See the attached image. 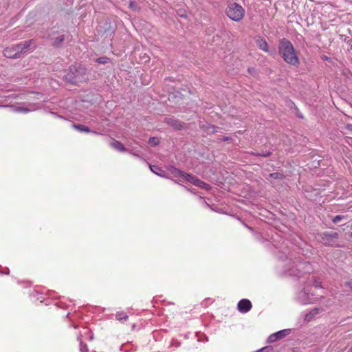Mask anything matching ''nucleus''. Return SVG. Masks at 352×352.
Wrapping results in <instances>:
<instances>
[{
    "instance_id": "f3484780",
    "label": "nucleus",
    "mask_w": 352,
    "mask_h": 352,
    "mask_svg": "<svg viewBox=\"0 0 352 352\" xmlns=\"http://www.w3.org/2000/svg\"><path fill=\"white\" fill-rule=\"evenodd\" d=\"M73 127L80 132L89 133L91 131L88 126L83 124H73Z\"/></svg>"
},
{
    "instance_id": "6ab92c4d",
    "label": "nucleus",
    "mask_w": 352,
    "mask_h": 352,
    "mask_svg": "<svg viewBox=\"0 0 352 352\" xmlns=\"http://www.w3.org/2000/svg\"><path fill=\"white\" fill-rule=\"evenodd\" d=\"M269 176L275 179H281L284 177L283 174L279 172L270 173Z\"/></svg>"
},
{
    "instance_id": "393cba45",
    "label": "nucleus",
    "mask_w": 352,
    "mask_h": 352,
    "mask_svg": "<svg viewBox=\"0 0 352 352\" xmlns=\"http://www.w3.org/2000/svg\"><path fill=\"white\" fill-rule=\"evenodd\" d=\"M342 219H343V216H342V215H336V216H335V217L333 218L332 221H333V222L334 223H338L339 221H340Z\"/></svg>"
},
{
    "instance_id": "6e6552de",
    "label": "nucleus",
    "mask_w": 352,
    "mask_h": 352,
    "mask_svg": "<svg viewBox=\"0 0 352 352\" xmlns=\"http://www.w3.org/2000/svg\"><path fill=\"white\" fill-rule=\"evenodd\" d=\"M318 298H315L313 294L310 295V288L305 287L302 290L296 294V300L301 305H308L314 303Z\"/></svg>"
},
{
    "instance_id": "9b49d317",
    "label": "nucleus",
    "mask_w": 352,
    "mask_h": 352,
    "mask_svg": "<svg viewBox=\"0 0 352 352\" xmlns=\"http://www.w3.org/2000/svg\"><path fill=\"white\" fill-rule=\"evenodd\" d=\"M49 36L54 46H58L65 39V35L63 33H59L55 30H52Z\"/></svg>"
},
{
    "instance_id": "c85d7f7f",
    "label": "nucleus",
    "mask_w": 352,
    "mask_h": 352,
    "mask_svg": "<svg viewBox=\"0 0 352 352\" xmlns=\"http://www.w3.org/2000/svg\"><path fill=\"white\" fill-rule=\"evenodd\" d=\"M50 113H51L52 115L54 116H55V117H56V118H62V119L63 118V117L62 116L58 115V114L57 113H56V112L50 111Z\"/></svg>"
},
{
    "instance_id": "aec40b11",
    "label": "nucleus",
    "mask_w": 352,
    "mask_h": 352,
    "mask_svg": "<svg viewBox=\"0 0 352 352\" xmlns=\"http://www.w3.org/2000/svg\"><path fill=\"white\" fill-rule=\"evenodd\" d=\"M116 318L118 320L122 321L123 320H126L128 318V316L124 312H117Z\"/></svg>"
},
{
    "instance_id": "9d476101",
    "label": "nucleus",
    "mask_w": 352,
    "mask_h": 352,
    "mask_svg": "<svg viewBox=\"0 0 352 352\" xmlns=\"http://www.w3.org/2000/svg\"><path fill=\"white\" fill-rule=\"evenodd\" d=\"M290 333V329H283L271 334L267 338L268 343H273L287 336Z\"/></svg>"
},
{
    "instance_id": "2f4dec72",
    "label": "nucleus",
    "mask_w": 352,
    "mask_h": 352,
    "mask_svg": "<svg viewBox=\"0 0 352 352\" xmlns=\"http://www.w3.org/2000/svg\"><path fill=\"white\" fill-rule=\"evenodd\" d=\"M269 155H270V153L260 154V155L265 156V157L268 156Z\"/></svg>"
},
{
    "instance_id": "4be33fe9",
    "label": "nucleus",
    "mask_w": 352,
    "mask_h": 352,
    "mask_svg": "<svg viewBox=\"0 0 352 352\" xmlns=\"http://www.w3.org/2000/svg\"><path fill=\"white\" fill-rule=\"evenodd\" d=\"M129 8L133 11H137L140 9L138 5L135 1H131L129 3Z\"/></svg>"
},
{
    "instance_id": "2eb2a0df",
    "label": "nucleus",
    "mask_w": 352,
    "mask_h": 352,
    "mask_svg": "<svg viewBox=\"0 0 352 352\" xmlns=\"http://www.w3.org/2000/svg\"><path fill=\"white\" fill-rule=\"evenodd\" d=\"M111 146L114 149L118 151H126L125 147L124 145L119 141L113 140L111 144Z\"/></svg>"
},
{
    "instance_id": "f704fd0d",
    "label": "nucleus",
    "mask_w": 352,
    "mask_h": 352,
    "mask_svg": "<svg viewBox=\"0 0 352 352\" xmlns=\"http://www.w3.org/2000/svg\"><path fill=\"white\" fill-rule=\"evenodd\" d=\"M298 116L300 118H303V116H302V114H298Z\"/></svg>"
},
{
    "instance_id": "1a4fd4ad",
    "label": "nucleus",
    "mask_w": 352,
    "mask_h": 352,
    "mask_svg": "<svg viewBox=\"0 0 352 352\" xmlns=\"http://www.w3.org/2000/svg\"><path fill=\"white\" fill-rule=\"evenodd\" d=\"M321 242L326 246H333L336 245V241L339 234L333 231H325L320 234Z\"/></svg>"
},
{
    "instance_id": "f257e3e1",
    "label": "nucleus",
    "mask_w": 352,
    "mask_h": 352,
    "mask_svg": "<svg viewBox=\"0 0 352 352\" xmlns=\"http://www.w3.org/2000/svg\"><path fill=\"white\" fill-rule=\"evenodd\" d=\"M270 242L278 250L277 256L279 259L278 267L280 273L284 276L300 277L303 274H309L312 271V267L308 262H302L298 258L293 261L288 257L287 241L276 233L271 236Z\"/></svg>"
},
{
    "instance_id": "c756f323",
    "label": "nucleus",
    "mask_w": 352,
    "mask_h": 352,
    "mask_svg": "<svg viewBox=\"0 0 352 352\" xmlns=\"http://www.w3.org/2000/svg\"><path fill=\"white\" fill-rule=\"evenodd\" d=\"M0 274H9V269L8 268H6V271L4 272H0Z\"/></svg>"
},
{
    "instance_id": "f8f14e48",
    "label": "nucleus",
    "mask_w": 352,
    "mask_h": 352,
    "mask_svg": "<svg viewBox=\"0 0 352 352\" xmlns=\"http://www.w3.org/2000/svg\"><path fill=\"white\" fill-rule=\"evenodd\" d=\"M252 302L248 299H242L237 304V309L239 312L245 314L252 309Z\"/></svg>"
},
{
    "instance_id": "0eeeda50",
    "label": "nucleus",
    "mask_w": 352,
    "mask_h": 352,
    "mask_svg": "<svg viewBox=\"0 0 352 352\" xmlns=\"http://www.w3.org/2000/svg\"><path fill=\"white\" fill-rule=\"evenodd\" d=\"M8 107V105L6 104H0V107ZM9 107L11 109V111L15 113H28L31 111H36L37 109H39L41 108V105L39 102H27L24 104V106L23 107H19V106H9Z\"/></svg>"
},
{
    "instance_id": "b1692460",
    "label": "nucleus",
    "mask_w": 352,
    "mask_h": 352,
    "mask_svg": "<svg viewBox=\"0 0 352 352\" xmlns=\"http://www.w3.org/2000/svg\"><path fill=\"white\" fill-rule=\"evenodd\" d=\"M148 143L152 146H156L159 144V140L157 138H150Z\"/></svg>"
},
{
    "instance_id": "c9c22d12",
    "label": "nucleus",
    "mask_w": 352,
    "mask_h": 352,
    "mask_svg": "<svg viewBox=\"0 0 352 352\" xmlns=\"http://www.w3.org/2000/svg\"><path fill=\"white\" fill-rule=\"evenodd\" d=\"M89 340H93V335H91V336H89Z\"/></svg>"
},
{
    "instance_id": "dca6fc26",
    "label": "nucleus",
    "mask_w": 352,
    "mask_h": 352,
    "mask_svg": "<svg viewBox=\"0 0 352 352\" xmlns=\"http://www.w3.org/2000/svg\"><path fill=\"white\" fill-rule=\"evenodd\" d=\"M320 310V309L319 308H314V309H312L309 313L305 315V320H311L314 318V317L319 313Z\"/></svg>"
},
{
    "instance_id": "39448f33",
    "label": "nucleus",
    "mask_w": 352,
    "mask_h": 352,
    "mask_svg": "<svg viewBox=\"0 0 352 352\" xmlns=\"http://www.w3.org/2000/svg\"><path fill=\"white\" fill-rule=\"evenodd\" d=\"M227 16L232 21H240L244 16L245 10L236 3H230L226 10Z\"/></svg>"
},
{
    "instance_id": "412c9836",
    "label": "nucleus",
    "mask_w": 352,
    "mask_h": 352,
    "mask_svg": "<svg viewBox=\"0 0 352 352\" xmlns=\"http://www.w3.org/2000/svg\"><path fill=\"white\" fill-rule=\"evenodd\" d=\"M78 340L80 341V352H87L88 351V347L86 344L83 343L80 338H78Z\"/></svg>"
},
{
    "instance_id": "a19ab883",
    "label": "nucleus",
    "mask_w": 352,
    "mask_h": 352,
    "mask_svg": "<svg viewBox=\"0 0 352 352\" xmlns=\"http://www.w3.org/2000/svg\"><path fill=\"white\" fill-rule=\"evenodd\" d=\"M350 351L352 352V347L351 348Z\"/></svg>"
},
{
    "instance_id": "7ed1b4c3",
    "label": "nucleus",
    "mask_w": 352,
    "mask_h": 352,
    "mask_svg": "<svg viewBox=\"0 0 352 352\" xmlns=\"http://www.w3.org/2000/svg\"><path fill=\"white\" fill-rule=\"evenodd\" d=\"M34 48L35 44L34 41L29 40L24 43H19L5 48L3 55L8 58H19L23 53L31 51Z\"/></svg>"
},
{
    "instance_id": "bb28decb",
    "label": "nucleus",
    "mask_w": 352,
    "mask_h": 352,
    "mask_svg": "<svg viewBox=\"0 0 352 352\" xmlns=\"http://www.w3.org/2000/svg\"><path fill=\"white\" fill-rule=\"evenodd\" d=\"M17 96L15 94H11L6 97L5 102H8L10 98H16Z\"/></svg>"
},
{
    "instance_id": "423d86ee",
    "label": "nucleus",
    "mask_w": 352,
    "mask_h": 352,
    "mask_svg": "<svg viewBox=\"0 0 352 352\" xmlns=\"http://www.w3.org/2000/svg\"><path fill=\"white\" fill-rule=\"evenodd\" d=\"M174 173L176 176L183 178L184 179L186 180L187 182L192 184L196 186L200 187L206 190L210 189V186L209 184L202 182L201 180L192 175L184 173L179 169H175Z\"/></svg>"
},
{
    "instance_id": "ddd939ff",
    "label": "nucleus",
    "mask_w": 352,
    "mask_h": 352,
    "mask_svg": "<svg viewBox=\"0 0 352 352\" xmlns=\"http://www.w3.org/2000/svg\"><path fill=\"white\" fill-rule=\"evenodd\" d=\"M256 46L265 52H269V47L266 40L262 36H256L255 38Z\"/></svg>"
},
{
    "instance_id": "20e7f679",
    "label": "nucleus",
    "mask_w": 352,
    "mask_h": 352,
    "mask_svg": "<svg viewBox=\"0 0 352 352\" xmlns=\"http://www.w3.org/2000/svg\"><path fill=\"white\" fill-rule=\"evenodd\" d=\"M86 69L80 64L75 63L69 67L65 75V78L68 82L76 84L86 79Z\"/></svg>"
},
{
    "instance_id": "7c9ffc66",
    "label": "nucleus",
    "mask_w": 352,
    "mask_h": 352,
    "mask_svg": "<svg viewBox=\"0 0 352 352\" xmlns=\"http://www.w3.org/2000/svg\"><path fill=\"white\" fill-rule=\"evenodd\" d=\"M209 128H210V129H211L210 131L212 133H214L216 131L215 129H214V126H210Z\"/></svg>"
},
{
    "instance_id": "473e14b6",
    "label": "nucleus",
    "mask_w": 352,
    "mask_h": 352,
    "mask_svg": "<svg viewBox=\"0 0 352 352\" xmlns=\"http://www.w3.org/2000/svg\"><path fill=\"white\" fill-rule=\"evenodd\" d=\"M347 127H348V129L352 130V125L351 124H348Z\"/></svg>"
},
{
    "instance_id": "58836bf2",
    "label": "nucleus",
    "mask_w": 352,
    "mask_h": 352,
    "mask_svg": "<svg viewBox=\"0 0 352 352\" xmlns=\"http://www.w3.org/2000/svg\"><path fill=\"white\" fill-rule=\"evenodd\" d=\"M228 139H229L228 138H225L224 140L226 141V140H228Z\"/></svg>"
},
{
    "instance_id": "e433bc0d",
    "label": "nucleus",
    "mask_w": 352,
    "mask_h": 352,
    "mask_svg": "<svg viewBox=\"0 0 352 352\" xmlns=\"http://www.w3.org/2000/svg\"><path fill=\"white\" fill-rule=\"evenodd\" d=\"M36 95H37L38 96H42V95H41V94H39V93H37V94H36Z\"/></svg>"
},
{
    "instance_id": "4c0bfd02",
    "label": "nucleus",
    "mask_w": 352,
    "mask_h": 352,
    "mask_svg": "<svg viewBox=\"0 0 352 352\" xmlns=\"http://www.w3.org/2000/svg\"><path fill=\"white\" fill-rule=\"evenodd\" d=\"M191 192L195 193V192L193 190H189Z\"/></svg>"
},
{
    "instance_id": "4468645a",
    "label": "nucleus",
    "mask_w": 352,
    "mask_h": 352,
    "mask_svg": "<svg viewBox=\"0 0 352 352\" xmlns=\"http://www.w3.org/2000/svg\"><path fill=\"white\" fill-rule=\"evenodd\" d=\"M164 122L175 129H181L183 128L184 123L173 118H166Z\"/></svg>"
},
{
    "instance_id": "5701e85b",
    "label": "nucleus",
    "mask_w": 352,
    "mask_h": 352,
    "mask_svg": "<svg viewBox=\"0 0 352 352\" xmlns=\"http://www.w3.org/2000/svg\"><path fill=\"white\" fill-rule=\"evenodd\" d=\"M109 60V58H107L106 56H103V57H100V58H97L96 62L100 64H104V63H107Z\"/></svg>"
},
{
    "instance_id": "cd10ccee",
    "label": "nucleus",
    "mask_w": 352,
    "mask_h": 352,
    "mask_svg": "<svg viewBox=\"0 0 352 352\" xmlns=\"http://www.w3.org/2000/svg\"><path fill=\"white\" fill-rule=\"evenodd\" d=\"M322 60H326V61H329V62H331V58L328 57L326 55H322V57H321Z\"/></svg>"
},
{
    "instance_id": "a878e982",
    "label": "nucleus",
    "mask_w": 352,
    "mask_h": 352,
    "mask_svg": "<svg viewBox=\"0 0 352 352\" xmlns=\"http://www.w3.org/2000/svg\"><path fill=\"white\" fill-rule=\"evenodd\" d=\"M314 285L316 288H321L322 287L321 282H320L316 279L314 280Z\"/></svg>"
},
{
    "instance_id": "a211bd4d",
    "label": "nucleus",
    "mask_w": 352,
    "mask_h": 352,
    "mask_svg": "<svg viewBox=\"0 0 352 352\" xmlns=\"http://www.w3.org/2000/svg\"><path fill=\"white\" fill-rule=\"evenodd\" d=\"M149 168L153 173L160 176H162V173H164V171L159 166L155 165H149Z\"/></svg>"
},
{
    "instance_id": "72a5a7b5",
    "label": "nucleus",
    "mask_w": 352,
    "mask_h": 352,
    "mask_svg": "<svg viewBox=\"0 0 352 352\" xmlns=\"http://www.w3.org/2000/svg\"><path fill=\"white\" fill-rule=\"evenodd\" d=\"M85 332H84V333H85H85H90V332H89V330H87V329H85Z\"/></svg>"
},
{
    "instance_id": "f03ea898",
    "label": "nucleus",
    "mask_w": 352,
    "mask_h": 352,
    "mask_svg": "<svg viewBox=\"0 0 352 352\" xmlns=\"http://www.w3.org/2000/svg\"><path fill=\"white\" fill-rule=\"evenodd\" d=\"M278 52L287 64L295 67L299 65L297 52L288 39L283 38L279 41Z\"/></svg>"
},
{
    "instance_id": "ea45409f",
    "label": "nucleus",
    "mask_w": 352,
    "mask_h": 352,
    "mask_svg": "<svg viewBox=\"0 0 352 352\" xmlns=\"http://www.w3.org/2000/svg\"><path fill=\"white\" fill-rule=\"evenodd\" d=\"M248 229H249L250 230H251V231H252V230H252V228H250V227H248Z\"/></svg>"
}]
</instances>
